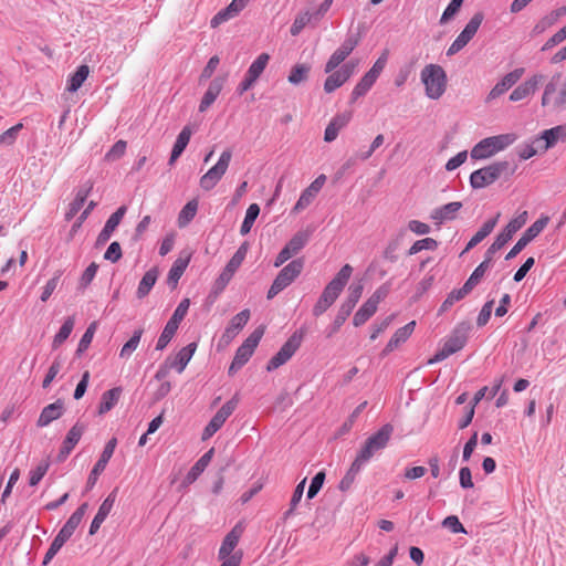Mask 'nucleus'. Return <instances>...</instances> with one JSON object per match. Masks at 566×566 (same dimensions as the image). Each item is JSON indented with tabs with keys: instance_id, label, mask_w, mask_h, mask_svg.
<instances>
[{
	"instance_id": "f257e3e1",
	"label": "nucleus",
	"mask_w": 566,
	"mask_h": 566,
	"mask_svg": "<svg viewBox=\"0 0 566 566\" xmlns=\"http://www.w3.org/2000/svg\"><path fill=\"white\" fill-rule=\"evenodd\" d=\"M515 172V167L506 160L495 161L489 166L474 170L470 175V186L482 189L494 184L503 175L509 178Z\"/></svg>"
},
{
	"instance_id": "f03ea898",
	"label": "nucleus",
	"mask_w": 566,
	"mask_h": 566,
	"mask_svg": "<svg viewBox=\"0 0 566 566\" xmlns=\"http://www.w3.org/2000/svg\"><path fill=\"white\" fill-rule=\"evenodd\" d=\"M471 325L467 322L460 323L444 342L441 349H439L433 357L428 360L429 365L439 363L451 356L452 354L461 350L467 342Z\"/></svg>"
},
{
	"instance_id": "7ed1b4c3",
	"label": "nucleus",
	"mask_w": 566,
	"mask_h": 566,
	"mask_svg": "<svg viewBox=\"0 0 566 566\" xmlns=\"http://www.w3.org/2000/svg\"><path fill=\"white\" fill-rule=\"evenodd\" d=\"M265 327L263 325L256 327L249 337L235 350L233 360L228 369L229 376H234L251 358L261 338L264 335Z\"/></svg>"
},
{
	"instance_id": "20e7f679",
	"label": "nucleus",
	"mask_w": 566,
	"mask_h": 566,
	"mask_svg": "<svg viewBox=\"0 0 566 566\" xmlns=\"http://www.w3.org/2000/svg\"><path fill=\"white\" fill-rule=\"evenodd\" d=\"M421 81L424 84L426 95L431 99L440 98L447 88V74L437 64H429L421 71Z\"/></svg>"
},
{
	"instance_id": "39448f33",
	"label": "nucleus",
	"mask_w": 566,
	"mask_h": 566,
	"mask_svg": "<svg viewBox=\"0 0 566 566\" xmlns=\"http://www.w3.org/2000/svg\"><path fill=\"white\" fill-rule=\"evenodd\" d=\"M516 139L514 134H502L480 140L471 149L472 159H486L505 149Z\"/></svg>"
},
{
	"instance_id": "423d86ee",
	"label": "nucleus",
	"mask_w": 566,
	"mask_h": 566,
	"mask_svg": "<svg viewBox=\"0 0 566 566\" xmlns=\"http://www.w3.org/2000/svg\"><path fill=\"white\" fill-rule=\"evenodd\" d=\"M304 264L305 262L303 258L295 259L291 261L289 264H286L274 279L272 285L268 291L266 298L272 300L280 292H282L284 289L291 285L296 280V277L302 273Z\"/></svg>"
},
{
	"instance_id": "0eeeda50",
	"label": "nucleus",
	"mask_w": 566,
	"mask_h": 566,
	"mask_svg": "<svg viewBox=\"0 0 566 566\" xmlns=\"http://www.w3.org/2000/svg\"><path fill=\"white\" fill-rule=\"evenodd\" d=\"M392 432V424H384L377 432L367 438L356 458L363 463L368 462L375 453L387 447Z\"/></svg>"
},
{
	"instance_id": "6e6552de",
	"label": "nucleus",
	"mask_w": 566,
	"mask_h": 566,
	"mask_svg": "<svg viewBox=\"0 0 566 566\" xmlns=\"http://www.w3.org/2000/svg\"><path fill=\"white\" fill-rule=\"evenodd\" d=\"M389 292V283L380 285L355 313L353 317L354 326L358 327L364 325L377 312L378 304L388 296Z\"/></svg>"
},
{
	"instance_id": "1a4fd4ad",
	"label": "nucleus",
	"mask_w": 566,
	"mask_h": 566,
	"mask_svg": "<svg viewBox=\"0 0 566 566\" xmlns=\"http://www.w3.org/2000/svg\"><path fill=\"white\" fill-rule=\"evenodd\" d=\"M364 285L359 283H353L348 289V295L346 300L342 303L338 308V312L335 316V319L332 325V329L328 336H332L334 333L338 332L340 326L346 322L352 311L358 303L361 294H363Z\"/></svg>"
},
{
	"instance_id": "9d476101",
	"label": "nucleus",
	"mask_w": 566,
	"mask_h": 566,
	"mask_svg": "<svg viewBox=\"0 0 566 566\" xmlns=\"http://www.w3.org/2000/svg\"><path fill=\"white\" fill-rule=\"evenodd\" d=\"M303 335L304 333L302 331L294 332L282 345L280 350L268 361L266 370L273 371L289 361L300 348L303 340Z\"/></svg>"
},
{
	"instance_id": "9b49d317",
	"label": "nucleus",
	"mask_w": 566,
	"mask_h": 566,
	"mask_svg": "<svg viewBox=\"0 0 566 566\" xmlns=\"http://www.w3.org/2000/svg\"><path fill=\"white\" fill-rule=\"evenodd\" d=\"M232 158V151L230 149H226L219 157V160L214 166H212L201 178H200V187L209 191L216 187V185L221 180L223 175L226 174L229 164Z\"/></svg>"
},
{
	"instance_id": "f8f14e48",
	"label": "nucleus",
	"mask_w": 566,
	"mask_h": 566,
	"mask_svg": "<svg viewBox=\"0 0 566 566\" xmlns=\"http://www.w3.org/2000/svg\"><path fill=\"white\" fill-rule=\"evenodd\" d=\"M527 211H523L516 218L512 219L506 227L495 237L493 243L488 248L486 253L492 258L500 251L513 235L526 223Z\"/></svg>"
},
{
	"instance_id": "ddd939ff",
	"label": "nucleus",
	"mask_w": 566,
	"mask_h": 566,
	"mask_svg": "<svg viewBox=\"0 0 566 566\" xmlns=\"http://www.w3.org/2000/svg\"><path fill=\"white\" fill-rule=\"evenodd\" d=\"M360 40L361 35L359 32L355 34H347L342 45L331 55V57L326 62L324 72L331 73L336 67H338L346 60V57L354 51V49L359 44Z\"/></svg>"
},
{
	"instance_id": "4468645a",
	"label": "nucleus",
	"mask_w": 566,
	"mask_h": 566,
	"mask_svg": "<svg viewBox=\"0 0 566 566\" xmlns=\"http://www.w3.org/2000/svg\"><path fill=\"white\" fill-rule=\"evenodd\" d=\"M549 218L542 216L533 224H531L517 240L514 247L509 251L505 260L515 258L531 241H533L547 226Z\"/></svg>"
},
{
	"instance_id": "2eb2a0df",
	"label": "nucleus",
	"mask_w": 566,
	"mask_h": 566,
	"mask_svg": "<svg viewBox=\"0 0 566 566\" xmlns=\"http://www.w3.org/2000/svg\"><path fill=\"white\" fill-rule=\"evenodd\" d=\"M352 265L345 264L342 266L335 277L325 286L321 296L326 297L329 303L334 304V302L346 286L348 280L352 276Z\"/></svg>"
},
{
	"instance_id": "dca6fc26",
	"label": "nucleus",
	"mask_w": 566,
	"mask_h": 566,
	"mask_svg": "<svg viewBox=\"0 0 566 566\" xmlns=\"http://www.w3.org/2000/svg\"><path fill=\"white\" fill-rule=\"evenodd\" d=\"M116 446H117L116 438H112L105 444L99 459L97 460V462L94 464L92 471L90 472V475H88V479L86 482V491L92 490L94 488V485L96 484L98 476L105 470L108 461L113 457Z\"/></svg>"
},
{
	"instance_id": "f3484780",
	"label": "nucleus",
	"mask_w": 566,
	"mask_h": 566,
	"mask_svg": "<svg viewBox=\"0 0 566 566\" xmlns=\"http://www.w3.org/2000/svg\"><path fill=\"white\" fill-rule=\"evenodd\" d=\"M86 430V424L77 421L66 433L65 439L62 442L61 449L56 455L57 462H64L66 458L70 455L72 450L81 440L84 431Z\"/></svg>"
},
{
	"instance_id": "a211bd4d",
	"label": "nucleus",
	"mask_w": 566,
	"mask_h": 566,
	"mask_svg": "<svg viewBox=\"0 0 566 566\" xmlns=\"http://www.w3.org/2000/svg\"><path fill=\"white\" fill-rule=\"evenodd\" d=\"M244 532V525L242 522H238L232 530L224 536L222 544L219 548V559H224L231 556V553L237 547L242 534Z\"/></svg>"
},
{
	"instance_id": "6ab92c4d",
	"label": "nucleus",
	"mask_w": 566,
	"mask_h": 566,
	"mask_svg": "<svg viewBox=\"0 0 566 566\" xmlns=\"http://www.w3.org/2000/svg\"><path fill=\"white\" fill-rule=\"evenodd\" d=\"M117 492H118V489L115 488L107 495V497L103 501V503L98 507V511H97L96 515L94 516V518L91 523V526H90V531H88L90 535H94L98 532L101 525L103 524V522L106 520V517L111 513V511L114 506V503L116 501V497H117Z\"/></svg>"
},
{
	"instance_id": "aec40b11",
	"label": "nucleus",
	"mask_w": 566,
	"mask_h": 566,
	"mask_svg": "<svg viewBox=\"0 0 566 566\" xmlns=\"http://www.w3.org/2000/svg\"><path fill=\"white\" fill-rule=\"evenodd\" d=\"M126 210H127L126 207L122 206L114 213H112L109 216V218L107 219L104 228L102 229V231L97 235V239H96V242H95V245L97 248L107 243V241L112 237V233L115 231V229L120 223L123 217L125 216Z\"/></svg>"
},
{
	"instance_id": "412c9836",
	"label": "nucleus",
	"mask_w": 566,
	"mask_h": 566,
	"mask_svg": "<svg viewBox=\"0 0 566 566\" xmlns=\"http://www.w3.org/2000/svg\"><path fill=\"white\" fill-rule=\"evenodd\" d=\"M524 74V69L518 67L513 70L512 72L504 75V77L495 84V86L490 91L486 101H492L500 97L507 90H510Z\"/></svg>"
},
{
	"instance_id": "4be33fe9",
	"label": "nucleus",
	"mask_w": 566,
	"mask_h": 566,
	"mask_svg": "<svg viewBox=\"0 0 566 566\" xmlns=\"http://www.w3.org/2000/svg\"><path fill=\"white\" fill-rule=\"evenodd\" d=\"M544 78L545 76L543 74L533 75L531 78L523 82L512 91L510 95V101L518 102L526 98L531 94H534L537 91L539 84L544 81Z\"/></svg>"
},
{
	"instance_id": "5701e85b",
	"label": "nucleus",
	"mask_w": 566,
	"mask_h": 566,
	"mask_svg": "<svg viewBox=\"0 0 566 566\" xmlns=\"http://www.w3.org/2000/svg\"><path fill=\"white\" fill-rule=\"evenodd\" d=\"M64 410V401L62 399H57L53 403L45 406L36 420V426L39 428L49 426L52 421L61 418Z\"/></svg>"
},
{
	"instance_id": "b1692460",
	"label": "nucleus",
	"mask_w": 566,
	"mask_h": 566,
	"mask_svg": "<svg viewBox=\"0 0 566 566\" xmlns=\"http://www.w3.org/2000/svg\"><path fill=\"white\" fill-rule=\"evenodd\" d=\"M416 326V322H409L405 326L398 328L392 337L389 339L380 356L386 357L389 353L396 349L400 344L405 343L412 334Z\"/></svg>"
},
{
	"instance_id": "393cba45",
	"label": "nucleus",
	"mask_w": 566,
	"mask_h": 566,
	"mask_svg": "<svg viewBox=\"0 0 566 566\" xmlns=\"http://www.w3.org/2000/svg\"><path fill=\"white\" fill-rule=\"evenodd\" d=\"M326 180L325 175H319L300 196L297 202L294 206V211H301L307 207L315 195L322 189Z\"/></svg>"
},
{
	"instance_id": "a878e982",
	"label": "nucleus",
	"mask_w": 566,
	"mask_h": 566,
	"mask_svg": "<svg viewBox=\"0 0 566 566\" xmlns=\"http://www.w3.org/2000/svg\"><path fill=\"white\" fill-rule=\"evenodd\" d=\"M462 208V202L460 201H452L447 205H443L439 208H436L431 212V219L434 221L436 224H441L444 221H451L457 218V213Z\"/></svg>"
},
{
	"instance_id": "bb28decb",
	"label": "nucleus",
	"mask_w": 566,
	"mask_h": 566,
	"mask_svg": "<svg viewBox=\"0 0 566 566\" xmlns=\"http://www.w3.org/2000/svg\"><path fill=\"white\" fill-rule=\"evenodd\" d=\"M224 82H226L224 76L214 77L210 82L208 90L203 94L202 99L200 102L199 112L207 111L214 103L218 95L220 94V92L223 88Z\"/></svg>"
},
{
	"instance_id": "cd10ccee",
	"label": "nucleus",
	"mask_w": 566,
	"mask_h": 566,
	"mask_svg": "<svg viewBox=\"0 0 566 566\" xmlns=\"http://www.w3.org/2000/svg\"><path fill=\"white\" fill-rule=\"evenodd\" d=\"M213 453L214 449L211 448L199 458V460L191 467V469L185 476L184 484H192L200 476V474L206 470V468L211 462Z\"/></svg>"
},
{
	"instance_id": "c85d7f7f",
	"label": "nucleus",
	"mask_w": 566,
	"mask_h": 566,
	"mask_svg": "<svg viewBox=\"0 0 566 566\" xmlns=\"http://www.w3.org/2000/svg\"><path fill=\"white\" fill-rule=\"evenodd\" d=\"M197 349V343L192 342L187 346L182 347L176 355L172 361H169V368L176 369L178 373H182L190 361Z\"/></svg>"
},
{
	"instance_id": "c756f323",
	"label": "nucleus",
	"mask_w": 566,
	"mask_h": 566,
	"mask_svg": "<svg viewBox=\"0 0 566 566\" xmlns=\"http://www.w3.org/2000/svg\"><path fill=\"white\" fill-rule=\"evenodd\" d=\"M93 189V182L92 181H87L85 184V186H83L76 193L75 196V199L70 203L69 206V210L67 212L65 213V219L66 220H71L73 219L77 212L82 209V207L84 206L86 199H87V196L90 195V192L92 191Z\"/></svg>"
},
{
	"instance_id": "7c9ffc66",
	"label": "nucleus",
	"mask_w": 566,
	"mask_h": 566,
	"mask_svg": "<svg viewBox=\"0 0 566 566\" xmlns=\"http://www.w3.org/2000/svg\"><path fill=\"white\" fill-rule=\"evenodd\" d=\"M191 134L192 132L189 126H185L178 134L168 161L170 166L175 164V161L181 156V154L186 149L187 145L189 144Z\"/></svg>"
},
{
	"instance_id": "2f4dec72",
	"label": "nucleus",
	"mask_w": 566,
	"mask_h": 566,
	"mask_svg": "<svg viewBox=\"0 0 566 566\" xmlns=\"http://www.w3.org/2000/svg\"><path fill=\"white\" fill-rule=\"evenodd\" d=\"M500 213H497L494 218L489 219L483 223V226L476 231V233L470 239L467 243V247L463 252H467L478 245L482 240H484L495 228L497 224Z\"/></svg>"
},
{
	"instance_id": "473e14b6",
	"label": "nucleus",
	"mask_w": 566,
	"mask_h": 566,
	"mask_svg": "<svg viewBox=\"0 0 566 566\" xmlns=\"http://www.w3.org/2000/svg\"><path fill=\"white\" fill-rule=\"evenodd\" d=\"M122 387H114L103 392L98 405V415H104L111 411L118 402L122 395Z\"/></svg>"
},
{
	"instance_id": "72a5a7b5",
	"label": "nucleus",
	"mask_w": 566,
	"mask_h": 566,
	"mask_svg": "<svg viewBox=\"0 0 566 566\" xmlns=\"http://www.w3.org/2000/svg\"><path fill=\"white\" fill-rule=\"evenodd\" d=\"M492 260L493 258L485 252L484 260L474 269L463 284L470 292L481 282L485 272L489 270Z\"/></svg>"
},
{
	"instance_id": "f704fd0d",
	"label": "nucleus",
	"mask_w": 566,
	"mask_h": 566,
	"mask_svg": "<svg viewBox=\"0 0 566 566\" xmlns=\"http://www.w3.org/2000/svg\"><path fill=\"white\" fill-rule=\"evenodd\" d=\"M566 14V7L563 6L560 8H557L556 10H553L551 13L542 18L533 28L532 34L538 35L543 33L547 28L555 24L559 18Z\"/></svg>"
},
{
	"instance_id": "c9c22d12",
	"label": "nucleus",
	"mask_w": 566,
	"mask_h": 566,
	"mask_svg": "<svg viewBox=\"0 0 566 566\" xmlns=\"http://www.w3.org/2000/svg\"><path fill=\"white\" fill-rule=\"evenodd\" d=\"M158 274L157 268H151L144 274L136 291L137 298L142 300L149 294L158 279Z\"/></svg>"
},
{
	"instance_id": "e433bc0d",
	"label": "nucleus",
	"mask_w": 566,
	"mask_h": 566,
	"mask_svg": "<svg viewBox=\"0 0 566 566\" xmlns=\"http://www.w3.org/2000/svg\"><path fill=\"white\" fill-rule=\"evenodd\" d=\"M190 261V255L186 258L179 256L171 265L168 277H167V284L175 289L178 284V281L180 280L181 275L186 271L188 264Z\"/></svg>"
},
{
	"instance_id": "4c0bfd02",
	"label": "nucleus",
	"mask_w": 566,
	"mask_h": 566,
	"mask_svg": "<svg viewBox=\"0 0 566 566\" xmlns=\"http://www.w3.org/2000/svg\"><path fill=\"white\" fill-rule=\"evenodd\" d=\"M238 402V397H232L216 412V415L211 418V421L221 428L224 424L226 420L235 410Z\"/></svg>"
},
{
	"instance_id": "58836bf2",
	"label": "nucleus",
	"mask_w": 566,
	"mask_h": 566,
	"mask_svg": "<svg viewBox=\"0 0 566 566\" xmlns=\"http://www.w3.org/2000/svg\"><path fill=\"white\" fill-rule=\"evenodd\" d=\"M90 74V67L86 64L80 65L76 71L70 76L66 90L71 93L76 92L85 82Z\"/></svg>"
},
{
	"instance_id": "ea45409f",
	"label": "nucleus",
	"mask_w": 566,
	"mask_h": 566,
	"mask_svg": "<svg viewBox=\"0 0 566 566\" xmlns=\"http://www.w3.org/2000/svg\"><path fill=\"white\" fill-rule=\"evenodd\" d=\"M310 237L308 230L297 231L284 247L295 255L307 244Z\"/></svg>"
},
{
	"instance_id": "a19ab883",
	"label": "nucleus",
	"mask_w": 566,
	"mask_h": 566,
	"mask_svg": "<svg viewBox=\"0 0 566 566\" xmlns=\"http://www.w3.org/2000/svg\"><path fill=\"white\" fill-rule=\"evenodd\" d=\"M74 317L69 316L63 322L62 326L60 327L59 332L55 334L53 342H52V348L57 349L71 335L73 328H74Z\"/></svg>"
},
{
	"instance_id": "79ce46f5",
	"label": "nucleus",
	"mask_w": 566,
	"mask_h": 566,
	"mask_svg": "<svg viewBox=\"0 0 566 566\" xmlns=\"http://www.w3.org/2000/svg\"><path fill=\"white\" fill-rule=\"evenodd\" d=\"M557 128H549L542 132V134L535 138V143L539 145L541 153H545L552 148L558 142Z\"/></svg>"
},
{
	"instance_id": "37998d69",
	"label": "nucleus",
	"mask_w": 566,
	"mask_h": 566,
	"mask_svg": "<svg viewBox=\"0 0 566 566\" xmlns=\"http://www.w3.org/2000/svg\"><path fill=\"white\" fill-rule=\"evenodd\" d=\"M365 463L359 461L357 458L354 460L350 468L348 469V471L346 472V474L343 476V479L339 482L338 488L340 491L345 492L352 488L357 474L359 473V471L361 470V467Z\"/></svg>"
},
{
	"instance_id": "c03bdc74",
	"label": "nucleus",
	"mask_w": 566,
	"mask_h": 566,
	"mask_svg": "<svg viewBox=\"0 0 566 566\" xmlns=\"http://www.w3.org/2000/svg\"><path fill=\"white\" fill-rule=\"evenodd\" d=\"M469 293L470 291L464 285L460 289L452 290L441 304L438 314L447 312L455 302L463 300Z\"/></svg>"
},
{
	"instance_id": "a18cd8bd",
	"label": "nucleus",
	"mask_w": 566,
	"mask_h": 566,
	"mask_svg": "<svg viewBox=\"0 0 566 566\" xmlns=\"http://www.w3.org/2000/svg\"><path fill=\"white\" fill-rule=\"evenodd\" d=\"M259 214H260L259 205L251 203L247 209L245 217H244L243 222L240 228V233L242 235H247L251 231L253 223L256 220V218L259 217Z\"/></svg>"
},
{
	"instance_id": "49530a36",
	"label": "nucleus",
	"mask_w": 566,
	"mask_h": 566,
	"mask_svg": "<svg viewBox=\"0 0 566 566\" xmlns=\"http://www.w3.org/2000/svg\"><path fill=\"white\" fill-rule=\"evenodd\" d=\"M270 61L268 53H261L249 66L247 74L258 81Z\"/></svg>"
},
{
	"instance_id": "de8ad7c7",
	"label": "nucleus",
	"mask_w": 566,
	"mask_h": 566,
	"mask_svg": "<svg viewBox=\"0 0 566 566\" xmlns=\"http://www.w3.org/2000/svg\"><path fill=\"white\" fill-rule=\"evenodd\" d=\"M198 210V202L197 200H190L188 201L178 216V224L180 228L187 226L196 216Z\"/></svg>"
},
{
	"instance_id": "09e8293b",
	"label": "nucleus",
	"mask_w": 566,
	"mask_h": 566,
	"mask_svg": "<svg viewBox=\"0 0 566 566\" xmlns=\"http://www.w3.org/2000/svg\"><path fill=\"white\" fill-rule=\"evenodd\" d=\"M310 71L308 64H296L292 67L287 81L293 85H298L307 80Z\"/></svg>"
},
{
	"instance_id": "8fccbe9b",
	"label": "nucleus",
	"mask_w": 566,
	"mask_h": 566,
	"mask_svg": "<svg viewBox=\"0 0 566 566\" xmlns=\"http://www.w3.org/2000/svg\"><path fill=\"white\" fill-rule=\"evenodd\" d=\"M249 242L244 241L235 251V253L232 255V258L227 263L226 268L229 269V271L237 272V270L240 268L242 262L244 261L247 253L249 251Z\"/></svg>"
},
{
	"instance_id": "3c124183",
	"label": "nucleus",
	"mask_w": 566,
	"mask_h": 566,
	"mask_svg": "<svg viewBox=\"0 0 566 566\" xmlns=\"http://www.w3.org/2000/svg\"><path fill=\"white\" fill-rule=\"evenodd\" d=\"M179 326H177L176 324L171 323L170 321L167 322V324L165 325L158 340H157V344H156V349L157 350H163L167 347V345L170 343V340L172 339V337L175 336L177 329H178Z\"/></svg>"
},
{
	"instance_id": "603ef678",
	"label": "nucleus",
	"mask_w": 566,
	"mask_h": 566,
	"mask_svg": "<svg viewBox=\"0 0 566 566\" xmlns=\"http://www.w3.org/2000/svg\"><path fill=\"white\" fill-rule=\"evenodd\" d=\"M144 333L143 328H137L134 331L132 337L124 344V346L120 349L119 356L122 358L129 357L134 350L138 347V344L140 342L142 335Z\"/></svg>"
},
{
	"instance_id": "864d4df0",
	"label": "nucleus",
	"mask_w": 566,
	"mask_h": 566,
	"mask_svg": "<svg viewBox=\"0 0 566 566\" xmlns=\"http://www.w3.org/2000/svg\"><path fill=\"white\" fill-rule=\"evenodd\" d=\"M375 83L370 81L367 76H363L360 81L355 85L349 103L354 104L359 97H363L367 94V92L373 87Z\"/></svg>"
},
{
	"instance_id": "5fc2aeb1",
	"label": "nucleus",
	"mask_w": 566,
	"mask_h": 566,
	"mask_svg": "<svg viewBox=\"0 0 566 566\" xmlns=\"http://www.w3.org/2000/svg\"><path fill=\"white\" fill-rule=\"evenodd\" d=\"M233 275H234V272L229 271V269L224 266V269L222 270V272L220 273V275L216 279V281L213 283L211 294H213L214 296H218L229 284V282L231 281Z\"/></svg>"
},
{
	"instance_id": "6e6d98bb",
	"label": "nucleus",
	"mask_w": 566,
	"mask_h": 566,
	"mask_svg": "<svg viewBox=\"0 0 566 566\" xmlns=\"http://www.w3.org/2000/svg\"><path fill=\"white\" fill-rule=\"evenodd\" d=\"M484 20L483 12L479 11L473 14V17L470 19V21L467 23L464 29L461 31L465 36H468L470 40L473 39L476 31L479 30L481 23Z\"/></svg>"
},
{
	"instance_id": "4d7b16f0",
	"label": "nucleus",
	"mask_w": 566,
	"mask_h": 566,
	"mask_svg": "<svg viewBox=\"0 0 566 566\" xmlns=\"http://www.w3.org/2000/svg\"><path fill=\"white\" fill-rule=\"evenodd\" d=\"M23 124L18 123L14 126L10 127L2 134H0V145L2 146H12L19 136V133L22 130Z\"/></svg>"
},
{
	"instance_id": "13d9d810",
	"label": "nucleus",
	"mask_w": 566,
	"mask_h": 566,
	"mask_svg": "<svg viewBox=\"0 0 566 566\" xmlns=\"http://www.w3.org/2000/svg\"><path fill=\"white\" fill-rule=\"evenodd\" d=\"M312 18L313 14H311L308 11L297 14L291 25L290 33L293 36L298 35L302 32V30L306 27V24L310 23Z\"/></svg>"
},
{
	"instance_id": "bf43d9fd",
	"label": "nucleus",
	"mask_w": 566,
	"mask_h": 566,
	"mask_svg": "<svg viewBox=\"0 0 566 566\" xmlns=\"http://www.w3.org/2000/svg\"><path fill=\"white\" fill-rule=\"evenodd\" d=\"M95 329H96V323H92L86 328L85 333L83 334V336L80 339V343L77 345V349L75 352V355L77 357H80L88 348V346L91 345V343L93 340V337H94Z\"/></svg>"
},
{
	"instance_id": "052dcab7",
	"label": "nucleus",
	"mask_w": 566,
	"mask_h": 566,
	"mask_svg": "<svg viewBox=\"0 0 566 566\" xmlns=\"http://www.w3.org/2000/svg\"><path fill=\"white\" fill-rule=\"evenodd\" d=\"M438 248V242L432 238H424L416 241L409 249L408 254L413 255L419 253L422 250H436Z\"/></svg>"
},
{
	"instance_id": "680f3d73",
	"label": "nucleus",
	"mask_w": 566,
	"mask_h": 566,
	"mask_svg": "<svg viewBox=\"0 0 566 566\" xmlns=\"http://www.w3.org/2000/svg\"><path fill=\"white\" fill-rule=\"evenodd\" d=\"M250 316H251L250 310L245 308V310L241 311L240 313H238L237 315H234L231 318L228 326L230 328H232L233 331H235L237 333H239L248 324Z\"/></svg>"
},
{
	"instance_id": "e2e57ef3",
	"label": "nucleus",
	"mask_w": 566,
	"mask_h": 566,
	"mask_svg": "<svg viewBox=\"0 0 566 566\" xmlns=\"http://www.w3.org/2000/svg\"><path fill=\"white\" fill-rule=\"evenodd\" d=\"M387 63V52H384L374 63L371 69L365 74L374 83L377 81L380 73L384 71Z\"/></svg>"
},
{
	"instance_id": "0e129e2a",
	"label": "nucleus",
	"mask_w": 566,
	"mask_h": 566,
	"mask_svg": "<svg viewBox=\"0 0 566 566\" xmlns=\"http://www.w3.org/2000/svg\"><path fill=\"white\" fill-rule=\"evenodd\" d=\"M366 406H367V401H363L353 410V412L349 415V417L346 419V421L339 428L340 434H345V433L349 432V430L352 429L356 419L359 417V415L363 412V410L366 408Z\"/></svg>"
},
{
	"instance_id": "69168bd1",
	"label": "nucleus",
	"mask_w": 566,
	"mask_h": 566,
	"mask_svg": "<svg viewBox=\"0 0 566 566\" xmlns=\"http://www.w3.org/2000/svg\"><path fill=\"white\" fill-rule=\"evenodd\" d=\"M325 476L326 475H325L324 471H319L313 476L310 488L307 490V494H306V497L308 500L314 499L317 495V493L321 491V489L324 484V481H325Z\"/></svg>"
},
{
	"instance_id": "338daca9",
	"label": "nucleus",
	"mask_w": 566,
	"mask_h": 566,
	"mask_svg": "<svg viewBox=\"0 0 566 566\" xmlns=\"http://www.w3.org/2000/svg\"><path fill=\"white\" fill-rule=\"evenodd\" d=\"M66 542L67 541L65 538L57 534L46 551L42 564L48 565Z\"/></svg>"
},
{
	"instance_id": "774afa93",
	"label": "nucleus",
	"mask_w": 566,
	"mask_h": 566,
	"mask_svg": "<svg viewBox=\"0 0 566 566\" xmlns=\"http://www.w3.org/2000/svg\"><path fill=\"white\" fill-rule=\"evenodd\" d=\"M345 83V80L337 73V71H332L324 82V91L327 94L333 93Z\"/></svg>"
}]
</instances>
